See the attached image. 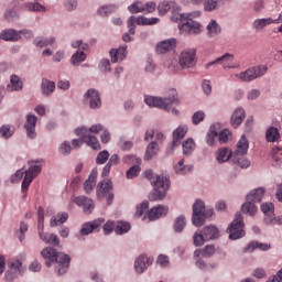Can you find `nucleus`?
<instances>
[{
	"instance_id": "nucleus-1",
	"label": "nucleus",
	"mask_w": 282,
	"mask_h": 282,
	"mask_svg": "<svg viewBox=\"0 0 282 282\" xmlns=\"http://www.w3.org/2000/svg\"><path fill=\"white\" fill-rule=\"evenodd\" d=\"M147 180L153 186V191L149 195L150 202H162L166 198V192L171 186V181L166 174H155L153 170H147L144 172Z\"/></svg>"
},
{
	"instance_id": "nucleus-2",
	"label": "nucleus",
	"mask_w": 282,
	"mask_h": 282,
	"mask_svg": "<svg viewBox=\"0 0 282 282\" xmlns=\"http://www.w3.org/2000/svg\"><path fill=\"white\" fill-rule=\"evenodd\" d=\"M41 254L45 259L47 268H51L52 263H55V272L57 274H65L69 270L72 259L66 253H58L56 249L46 247L41 251Z\"/></svg>"
},
{
	"instance_id": "nucleus-3",
	"label": "nucleus",
	"mask_w": 282,
	"mask_h": 282,
	"mask_svg": "<svg viewBox=\"0 0 282 282\" xmlns=\"http://www.w3.org/2000/svg\"><path fill=\"white\" fill-rule=\"evenodd\" d=\"M147 210H149V202L144 200L137 206L134 217H137V219L142 217L143 221L148 217L150 221H155L156 219H161V217H166V215H169V206L166 205L154 206L148 213Z\"/></svg>"
},
{
	"instance_id": "nucleus-4",
	"label": "nucleus",
	"mask_w": 282,
	"mask_h": 282,
	"mask_svg": "<svg viewBox=\"0 0 282 282\" xmlns=\"http://www.w3.org/2000/svg\"><path fill=\"white\" fill-rule=\"evenodd\" d=\"M28 169L24 170V177L21 185V193L23 197H28V191L30 188V184L34 182V177H39L41 171H43V160H33L28 161Z\"/></svg>"
},
{
	"instance_id": "nucleus-5",
	"label": "nucleus",
	"mask_w": 282,
	"mask_h": 282,
	"mask_svg": "<svg viewBox=\"0 0 282 282\" xmlns=\"http://www.w3.org/2000/svg\"><path fill=\"white\" fill-rule=\"evenodd\" d=\"M144 102L148 107H154L161 109V111H171L172 105H180V99L177 98V91L172 90V96L169 97H156V96H145Z\"/></svg>"
},
{
	"instance_id": "nucleus-6",
	"label": "nucleus",
	"mask_w": 282,
	"mask_h": 282,
	"mask_svg": "<svg viewBox=\"0 0 282 282\" xmlns=\"http://www.w3.org/2000/svg\"><path fill=\"white\" fill-rule=\"evenodd\" d=\"M192 208V224L193 226H196V228L204 226L206 219H209V217L215 215V210L213 208H206V203L202 199H196Z\"/></svg>"
},
{
	"instance_id": "nucleus-7",
	"label": "nucleus",
	"mask_w": 282,
	"mask_h": 282,
	"mask_svg": "<svg viewBox=\"0 0 282 282\" xmlns=\"http://www.w3.org/2000/svg\"><path fill=\"white\" fill-rule=\"evenodd\" d=\"M160 23L159 18H145V17H135L131 15L127 20L128 33L123 34L122 39L124 43H131L133 37L131 35L135 34V25H158Z\"/></svg>"
},
{
	"instance_id": "nucleus-8",
	"label": "nucleus",
	"mask_w": 282,
	"mask_h": 282,
	"mask_svg": "<svg viewBox=\"0 0 282 282\" xmlns=\"http://www.w3.org/2000/svg\"><path fill=\"white\" fill-rule=\"evenodd\" d=\"M172 19L180 21L178 30L180 34H202V24L191 18V14L180 13L176 18L175 15Z\"/></svg>"
},
{
	"instance_id": "nucleus-9",
	"label": "nucleus",
	"mask_w": 282,
	"mask_h": 282,
	"mask_svg": "<svg viewBox=\"0 0 282 282\" xmlns=\"http://www.w3.org/2000/svg\"><path fill=\"white\" fill-rule=\"evenodd\" d=\"M246 224H243V216L241 215L240 212H237L235 215V219L227 228L229 239L231 241H237V239H242V237H246V230H243Z\"/></svg>"
},
{
	"instance_id": "nucleus-10",
	"label": "nucleus",
	"mask_w": 282,
	"mask_h": 282,
	"mask_svg": "<svg viewBox=\"0 0 282 282\" xmlns=\"http://www.w3.org/2000/svg\"><path fill=\"white\" fill-rule=\"evenodd\" d=\"M265 74H268V66L258 65L241 72L238 78L242 80V83H252V80H257V78H261V76H265Z\"/></svg>"
},
{
	"instance_id": "nucleus-11",
	"label": "nucleus",
	"mask_w": 282,
	"mask_h": 282,
	"mask_svg": "<svg viewBox=\"0 0 282 282\" xmlns=\"http://www.w3.org/2000/svg\"><path fill=\"white\" fill-rule=\"evenodd\" d=\"M178 65L182 69H193L197 65V50L185 48L178 57Z\"/></svg>"
},
{
	"instance_id": "nucleus-12",
	"label": "nucleus",
	"mask_w": 282,
	"mask_h": 282,
	"mask_svg": "<svg viewBox=\"0 0 282 282\" xmlns=\"http://www.w3.org/2000/svg\"><path fill=\"white\" fill-rule=\"evenodd\" d=\"M84 101L87 102L89 109L94 111L100 109L102 107V99L100 98V93L96 88L88 89L84 96Z\"/></svg>"
},
{
	"instance_id": "nucleus-13",
	"label": "nucleus",
	"mask_w": 282,
	"mask_h": 282,
	"mask_svg": "<svg viewBox=\"0 0 282 282\" xmlns=\"http://www.w3.org/2000/svg\"><path fill=\"white\" fill-rule=\"evenodd\" d=\"M112 188H113V182H111V180L99 182L96 189L98 199H102V197H107L108 204H111L113 202V193H111Z\"/></svg>"
},
{
	"instance_id": "nucleus-14",
	"label": "nucleus",
	"mask_w": 282,
	"mask_h": 282,
	"mask_svg": "<svg viewBox=\"0 0 282 282\" xmlns=\"http://www.w3.org/2000/svg\"><path fill=\"white\" fill-rule=\"evenodd\" d=\"M76 133L82 138L83 142L94 149V151L100 150V141L93 134H88L87 127H82L76 129Z\"/></svg>"
},
{
	"instance_id": "nucleus-15",
	"label": "nucleus",
	"mask_w": 282,
	"mask_h": 282,
	"mask_svg": "<svg viewBox=\"0 0 282 282\" xmlns=\"http://www.w3.org/2000/svg\"><path fill=\"white\" fill-rule=\"evenodd\" d=\"M105 224V218H97L93 221H88L82 225L80 235L83 237H87V235H91V232H98L100 230V226Z\"/></svg>"
},
{
	"instance_id": "nucleus-16",
	"label": "nucleus",
	"mask_w": 282,
	"mask_h": 282,
	"mask_svg": "<svg viewBox=\"0 0 282 282\" xmlns=\"http://www.w3.org/2000/svg\"><path fill=\"white\" fill-rule=\"evenodd\" d=\"M152 263V258L145 254H141L134 260V272H137V274H144L149 265H151Z\"/></svg>"
},
{
	"instance_id": "nucleus-17",
	"label": "nucleus",
	"mask_w": 282,
	"mask_h": 282,
	"mask_svg": "<svg viewBox=\"0 0 282 282\" xmlns=\"http://www.w3.org/2000/svg\"><path fill=\"white\" fill-rule=\"evenodd\" d=\"M175 47H177V39L171 37L156 43L155 52L156 54H166L173 52Z\"/></svg>"
},
{
	"instance_id": "nucleus-18",
	"label": "nucleus",
	"mask_w": 282,
	"mask_h": 282,
	"mask_svg": "<svg viewBox=\"0 0 282 282\" xmlns=\"http://www.w3.org/2000/svg\"><path fill=\"white\" fill-rule=\"evenodd\" d=\"M39 118L34 115H26V120L24 122V129L26 131L28 138L34 140L36 138V122Z\"/></svg>"
},
{
	"instance_id": "nucleus-19",
	"label": "nucleus",
	"mask_w": 282,
	"mask_h": 282,
	"mask_svg": "<svg viewBox=\"0 0 282 282\" xmlns=\"http://www.w3.org/2000/svg\"><path fill=\"white\" fill-rule=\"evenodd\" d=\"M173 12V14H177V12H180V4H177V2L173 1V0H164L162 2L159 3L158 6V11L160 17H164V14H166V12L171 11Z\"/></svg>"
},
{
	"instance_id": "nucleus-20",
	"label": "nucleus",
	"mask_w": 282,
	"mask_h": 282,
	"mask_svg": "<svg viewBox=\"0 0 282 282\" xmlns=\"http://www.w3.org/2000/svg\"><path fill=\"white\" fill-rule=\"evenodd\" d=\"M188 133V126H178L174 131H173V140L171 143V151L175 149V147H180L182 144V140L186 137Z\"/></svg>"
},
{
	"instance_id": "nucleus-21",
	"label": "nucleus",
	"mask_w": 282,
	"mask_h": 282,
	"mask_svg": "<svg viewBox=\"0 0 282 282\" xmlns=\"http://www.w3.org/2000/svg\"><path fill=\"white\" fill-rule=\"evenodd\" d=\"M279 25V20H274L272 18H258L253 20L252 28L256 30V32H263L268 25Z\"/></svg>"
},
{
	"instance_id": "nucleus-22",
	"label": "nucleus",
	"mask_w": 282,
	"mask_h": 282,
	"mask_svg": "<svg viewBox=\"0 0 282 282\" xmlns=\"http://www.w3.org/2000/svg\"><path fill=\"white\" fill-rule=\"evenodd\" d=\"M263 197H265L264 187L253 188L246 195V199L253 204H261V202H263Z\"/></svg>"
},
{
	"instance_id": "nucleus-23",
	"label": "nucleus",
	"mask_w": 282,
	"mask_h": 282,
	"mask_svg": "<svg viewBox=\"0 0 282 282\" xmlns=\"http://www.w3.org/2000/svg\"><path fill=\"white\" fill-rule=\"evenodd\" d=\"M111 63H122L127 58V45L109 51Z\"/></svg>"
},
{
	"instance_id": "nucleus-24",
	"label": "nucleus",
	"mask_w": 282,
	"mask_h": 282,
	"mask_svg": "<svg viewBox=\"0 0 282 282\" xmlns=\"http://www.w3.org/2000/svg\"><path fill=\"white\" fill-rule=\"evenodd\" d=\"M75 204L82 206L86 215H90L91 210H94V200L87 196H77Z\"/></svg>"
},
{
	"instance_id": "nucleus-25",
	"label": "nucleus",
	"mask_w": 282,
	"mask_h": 282,
	"mask_svg": "<svg viewBox=\"0 0 282 282\" xmlns=\"http://www.w3.org/2000/svg\"><path fill=\"white\" fill-rule=\"evenodd\" d=\"M41 91L42 96H45V98H50V96H52V94L56 91V83L47 78H43L41 83Z\"/></svg>"
},
{
	"instance_id": "nucleus-26",
	"label": "nucleus",
	"mask_w": 282,
	"mask_h": 282,
	"mask_svg": "<svg viewBox=\"0 0 282 282\" xmlns=\"http://www.w3.org/2000/svg\"><path fill=\"white\" fill-rule=\"evenodd\" d=\"M232 61H235V55L230 53H225L223 56L217 57V62L223 66V69H237V65H232Z\"/></svg>"
},
{
	"instance_id": "nucleus-27",
	"label": "nucleus",
	"mask_w": 282,
	"mask_h": 282,
	"mask_svg": "<svg viewBox=\"0 0 282 282\" xmlns=\"http://www.w3.org/2000/svg\"><path fill=\"white\" fill-rule=\"evenodd\" d=\"M243 120H246V110L243 108H237L231 115L230 124L234 129H237Z\"/></svg>"
},
{
	"instance_id": "nucleus-28",
	"label": "nucleus",
	"mask_w": 282,
	"mask_h": 282,
	"mask_svg": "<svg viewBox=\"0 0 282 282\" xmlns=\"http://www.w3.org/2000/svg\"><path fill=\"white\" fill-rule=\"evenodd\" d=\"M7 91H23V80H21V77H19V75L10 76V82L7 85Z\"/></svg>"
},
{
	"instance_id": "nucleus-29",
	"label": "nucleus",
	"mask_w": 282,
	"mask_h": 282,
	"mask_svg": "<svg viewBox=\"0 0 282 282\" xmlns=\"http://www.w3.org/2000/svg\"><path fill=\"white\" fill-rule=\"evenodd\" d=\"M24 12H47V8L41 4L39 1H28L22 4Z\"/></svg>"
},
{
	"instance_id": "nucleus-30",
	"label": "nucleus",
	"mask_w": 282,
	"mask_h": 282,
	"mask_svg": "<svg viewBox=\"0 0 282 282\" xmlns=\"http://www.w3.org/2000/svg\"><path fill=\"white\" fill-rule=\"evenodd\" d=\"M272 246L270 243H263L259 241H251L243 248V252H254V250H261L262 252H268Z\"/></svg>"
},
{
	"instance_id": "nucleus-31",
	"label": "nucleus",
	"mask_w": 282,
	"mask_h": 282,
	"mask_svg": "<svg viewBox=\"0 0 282 282\" xmlns=\"http://www.w3.org/2000/svg\"><path fill=\"white\" fill-rule=\"evenodd\" d=\"M241 213L248 215V217H254L259 213V207H257V203L246 199L241 205Z\"/></svg>"
},
{
	"instance_id": "nucleus-32",
	"label": "nucleus",
	"mask_w": 282,
	"mask_h": 282,
	"mask_svg": "<svg viewBox=\"0 0 282 282\" xmlns=\"http://www.w3.org/2000/svg\"><path fill=\"white\" fill-rule=\"evenodd\" d=\"M203 235L207 241L219 239V229L215 225H209L203 228Z\"/></svg>"
},
{
	"instance_id": "nucleus-33",
	"label": "nucleus",
	"mask_w": 282,
	"mask_h": 282,
	"mask_svg": "<svg viewBox=\"0 0 282 282\" xmlns=\"http://www.w3.org/2000/svg\"><path fill=\"white\" fill-rule=\"evenodd\" d=\"M0 39L2 41L17 43L19 41V33L15 29H4L0 32Z\"/></svg>"
},
{
	"instance_id": "nucleus-34",
	"label": "nucleus",
	"mask_w": 282,
	"mask_h": 282,
	"mask_svg": "<svg viewBox=\"0 0 282 282\" xmlns=\"http://www.w3.org/2000/svg\"><path fill=\"white\" fill-rule=\"evenodd\" d=\"M215 155L216 162H218V164H224L232 158V151L228 150V148H219Z\"/></svg>"
},
{
	"instance_id": "nucleus-35",
	"label": "nucleus",
	"mask_w": 282,
	"mask_h": 282,
	"mask_svg": "<svg viewBox=\"0 0 282 282\" xmlns=\"http://www.w3.org/2000/svg\"><path fill=\"white\" fill-rule=\"evenodd\" d=\"M33 45L35 47H52L53 45H56V37L55 36H48V37H35L33 41Z\"/></svg>"
},
{
	"instance_id": "nucleus-36",
	"label": "nucleus",
	"mask_w": 282,
	"mask_h": 282,
	"mask_svg": "<svg viewBox=\"0 0 282 282\" xmlns=\"http://www.w3.org/2000/svg\"><path fill=\"white\" fill-rule=\"evenodd\" d=\"M248 149H250V143L248 142V139H246V134H242L237 143L234 155H246V153H248Z\"/></svg>"
},
{
	"instance_id": "nucleus-37",
	"label": "nucleus",
	"mask_w": 282,
	"mask_h": 282,
	"mask_svg": "<svg viewBox=\"0 0 282 282\" xmlns=\"http://www.w3.org/2000/svg\"><path fill=\"white\" fill-rule=\"evenodd\" d=\"M221 34V26L217 23V20H210L207 24V36L209 39H217Z\"/></svg>"
},
{
	"instance_id": "nucleus-38",
	"label": "nucleus",
	"mask_w": 282,
	"mask_h": 282,
	"mask_svg": "<svg viewBox=\"0 0 282 282\" xmlns=\"http://www.w3.org/2000/svg\"><path fill=\"white\" fill-rule=\"evenodd\" d=\"M265 140L267 142H279L281 140V130L276 127H269L265 131Z\"/></svg>"
},
{
	"instance_id": "nucleus-39",
	"label": "nucleus",
	"mask_w": 282,
	"mask_h": 282,
	"mask_svg": "<svg viewBox=\"0 0 282 282\" xmlns=\"http://www.w3.org/2000/svg\"><path fill=\"white\" fill-rule=\"evenodd\" d=\"M158 153H160V147L156 141H152L145 149L144 160L149 162L150 160H153Z\"/></svg>"
},
{
	"instance_id": "nucleus-40",
	"label": "nucleus",
	"mask_w": 282,
	"mask_h": 282,
	"mask_svg": "<svg viewBox=\"0 0 282 282\" xmlns=\"http://www.w3.org/2000/svg\"><path fill=\"white\" fill-rule=\"evenodd\" d=\"M219 123H214L209 127L206 134V143L208 147H215V139L218 138Z\"/></svg>"
},
{
	"instance_id": "nucleus-41",
	"label": "nucleus",
	"mask_w": 282,
	"mask_h": 282,
	"mask_svg": "<svg viewBox=\"0 0 282 282\" xmlns=\"http://www.w3.org/2000/svg\"><path fill=\"white\" fill-rule=\"evenodd\" d=\"M97 177H98V170L93 169L90 175L88 176V180H86L84 183L85 193H91V191H94V187L96 186Z\"/></svg>"
},
{
	"instance_id": "nucleus-42",
	"label": "nucleus",
	"mask_w": 282,
	"mask_h": 282,
	"mask_svg": "<svg viewBox=\"0 0 282 282\" xmlns=\"http://www.w3.org/2000/svg\"><path fill=\"white\" fill-rule=\"evenodd\" d=\"M67 219H69V214H67L66 212L57 213L51 218L50 226L51 228H56V226L65 224Z\"/></svg>"
},
{
	"instance_id": "nucleus-43",
	"label": "nucleus",
	"mask_w": 282,
	"mask_h": 282,
	"mask_svg": "<svg viewBox=\"0 0 282 282\" xmlns=\"http://www.w3.org/2000/svg\"><path fill=\"white\" fill-rule=\"evenodd\" d=\"M41 241H44L47 246L58 247L61 241L58 240V236L54 234H40Z\"/></svg>"
},
{
	"instance_id": "nucleus-44",
	"label": "nucleus",
	"mask_w": 282,
	"mask_h": 282,
	"mask_svg": "<svg viewBox=\"0 0 282 282\" xmlns=\"http://www.w3.org/2000/svg\"><path fill=\"white\" fill-rule=\"evenodd\" d=\"M117 10H118V6L106 4V6H101L97 9V14H99V17H102L104 19H106L107 17H110V14H113V12H116Z\"/></svg>"
},
{
	"instance_id": "nucleus-45",
	"label": "nucleus",
	"mask_w": 282,
	"mask_h": 282,
	"mask_svg": "<svg viewBox=\"0 0 282 282\" xmlns=\"http://www.w3.org/2000/svg\"><path fill=\"white\" fill-rule=\"evenodd\" d=\"M174 171L176 175H188L193 171V165H185L184 159H181L176 165H174Z\"/></svg>"
},
{
	"instance_id": "nucleus-46",
	"label": "nucleus",
	"mask_w": 282,
	"mask_h": 282,
	"mask_svg": "<svg viewBox=\"0 0 282 282\" xmlns=\"http://www.w3.org/2000/svg\"><path fill=\"white\" fill-rule=\"evenodd\" d=\"M45 229V210L43 209V207H39L37 209V232H39V237L41 236V234H44Z\"/></svg>"
},
{
	"instance_id": "nucleus-47",
	"label": "nucleus",
	"mask_w": 282,
	"mask_h": 282,
	"mask_svg": "<svg viewBox=\"0 0 282 282\" xmlns=\"http://www.w3.org/2000/svg\"><path fill=\"white\" fill-rule=\"evenodd\" d=\"M85 61H87V54H85L84 51H77L70 57V63L74 67H78V65H80V63H85Z\"/></svg>"
},
{
	"instance_id": "nucleus-48",
	"label": "nucleus",
	"mask_w": 282,
	"mask_h": 282,
	"mask_svg": "<svg viewBox=\"0 0 282 282\" xmlns=\"http://www.w3.org/2000/svg\"><path fill=\"white\" fill-rule=\"evenodd\" d=\"M232 162L239 166V169H249L250 166V161L243 155L234 154Z\"/></svg>"
},
{
	"instance_id": "nucleus-49",
	"label": "nucleus",
	"mask_w": 282,
	"mask_h": 282,
	"mask_svg": "<svg viewBox=\"0 0 282 282\" xmlns=\"http://www.w3.org/2000/svg\"><path fill=\"white\" fill-rule=\"evenodd\" d=\"M184 228H186V217L185 216H178L175 218L173 224V230L174 232H184Z\"/></svg>"
},
{
	"instance_id": "nucleus-50",
	"label": "nucleus",
	"mask_w": 282,
	"mask_h": 282,
	"mask_svg": "<svg viewBox=\"0 0 282 282\" xmlns=\"http://www.w3.org/2000/svg\"><path fill=\"white\" fill-rule=\"evenodd\" d=\"M193 241L196 248H202V246H204V243H206V241L208 240L206 239V236L204 235V232L199 230L194 234Z\"/></svg>"
},
{
	"instance_id": "nucleus-51",
	"label": "nucleus",
	"mask_w": 282,
	"mask_h": 282,
	"mask_svg": "<svg viewBox=\"0 0 282 282\" xmlns=\"http://www.w3.org/2000/svg\"><path fill=\"white\" fill-rule=\"evenodd\" d=\"M195 151V141L191 138L183 142V155H191Z\"/></svg>"
},
{
	"instance_id": "nucleus-52",
	"label": "nucleus",
	"mask_w": 282,
	"mask_h": 282,
	"mask_svg": "<svg viewBox=\"0 0 282 282\" xmlns=\"http://www.w3.org/2000/svg\"><path fill=\"white\" fill-rule=\"evenodd\" d=\"M131 230V225L127 221H119L115 228L116 235H127Z\"/></svg>"
},
{
	"instance_id": "nucleus-53",
	"label": "nucleus",
	"mask_w": 282,
	"mask_h": 282,
	"mask_svg": "<svg viewBox=\"0 0 282 282\" xmlns=\"http://www.w3.org/2000/svg\"><path fill=\"white\" fill-rule=\"evenodd\" d=\"M9 270L17 272L18 274H23V262L21 260H11L8 263Z\"/></svg>"
},
{
	"instance_id": "nucleus-54",
	"label": "nucleus",
	"mask_w": 282,
	"mask_h": 282,
	"mask_svg": "<svg viewBox=\"0 0 282 282\" xmlns=\"http://www.w3.org/2000/svg\"><path fill=\"white\" fill-rule=\"evenodd\" d=\"M0 135L4 138V140H10L14 135V129L8 124H3L0 128Z\"/></svg>"
},
{
	"instance_id": "nucleus-55",
	"label": "nucleus",
	"mask_w": 282,
	"mask_h": 282,
	"mask_svg": "<svg viewBox=\"0 0 282 282\" xmlns=\"http://www.w3.org/2000/svg\"><path fill=\"white\" fill-rule=\"evenodd\" d=\"M123 164H128V166H133L142 164V159L133 155V154H128L123 156Z\"/></svg>"
},
{
	"instance_id": "nucleus-56",
	"label": "nucleus",
	"mask_w": 282,
	"mask_h": 282,
	"mask_svg": "<svg viewBox=\"0 0 282 282\" xmlns=\"http://www.w3.org/2000/svg\"><path fill=\"white\" fill-rule=\"evenodd\" d=\"M205 119H206V112H204L203 110H198L194 112L192 116V124L197 127V124H200V122H204Z\"/></svg>"
},
{
	"instance_id": "nucleus-57",
	"label": "nucleus",
	"mask_w": 282,
	"mask_h": 282,
	"mask_svg": "<svg viewBox=\"0 0 282 282\" xmlns=\"http://www.w3.org/2000/svg\"><path fill=\"white\" fill-rule=\"evenodd\" d=\"M261 210L263 215H265L264 219H269L272 215H274V205L272 203H263L261 205Z\"/></svg>"
},
{
	"instance_id": "nucleus-58",
	"label": "nucleus",
	"mask_w": 282,
	"mask_h": 282,
	"mask_svg": "<svg viewBox=\"0 0 282 282\" xmlns=\"http://www.w3.org/2000/svg\"><path fill=\"white\" fill-rule=\"evenodd\" d=\"M58 153H61V155H70L72 143H69V141H63L58 147Z\"/></svg>"
},
{
	"instance_id": "nucleus-59",
	"label": "nucleus",
	"mask_w": 282,
	"mask_h": 282,
	"mask_svg": "<svg viewBox=\"0 0 282 282\" xmlns=\"http://www.w3.org/2000/svg\"><path fill=\"white\" fill-rule=\"evenodd\" d=\"M19 41L22 39H25L26 41H30L31 39H34V32L30 29H22L18 31Z\"/></svg>"
},
{
	"instance_id": "nucleus-60",
	"label": "nucleus",
	"mask_w": 282,
	"mask_h": 282,
	"mask_svg": "<svg viewBox=\"0 0 282 282\" xmlns=\"http://www.w3.org/2000/svg\"><path fill=\"white\" fill-rule=\"evenodd\" d=\"M4 19L9 23H12L19 19V12H17L14 9H9L4 12Z\"/></svg>"
},
{
	"instance_id": "nucleus-61",
	"label": "nucleus",
	"mask_w": 282,
	"mask_h": 282,
	"mask_svg": "<svg viewBox=\"0 0 282 282\" xmlns=\"http://www.w3.org/2000/svg\"><path fill=\"white\" fill-rule=\"evenodd\" d=\"M23 177H25V169H20L18 170L12 176H11V183L12 184H19V182H21V180H23Z\"/></svg>"
},
{
	"instance_id": "nucleus-62",
	"label": "nucleus",
	"mask_w": 282,
	"mask_h": 282,
	"mask_svg": "<svg viewBox=\"0 0 282 282\" xmlns=\"http://www.w3.org/2000/svg\"><path fill=\"white\" fill-rule=\"evenodd\" d=\"M156 67L158 66L155 65V62H153V58L148 57L144 66L145 74H155Z\"/></svg>"
},
{
	"instance_id": "nucleus-63",
	"label": "nucleus",
	"mask_w": 282,
	"mask_h": 282,
	"mask_svg": "<svg viewBox=\"0 0 282 282\" xmlns=\"http://www.w3.org/2000/svg\"><path fill=\"white\" fill-rule=\"evenodd\" d=\"M107 160H109V151L107 150L100 151L97 154L96 164H106Z\"/></svg>"
},
{
	"instance_id": "nucleus-64",
	"label": "nucleus",
	"mask_w": 282,
	"mask_h": 282,
	"mask_svg": "<svg viewBox=\"0 0 282 282\" xmlns=\"http://www.w3.org/2000/svg\"><path fill=\"white\" fill-rule=\"evenodd\" d=\"M215 254V247L214 245H207L204 249H202V257L205 259H210Z\"/></svg>"
}]
</instances>
